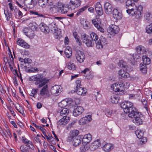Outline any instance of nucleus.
<instances>
[{"mask_svg": "<svg viewBox=\"0 0 152 152\" xmlns=\"http://www.w3.org/2000/svg\"><path fill=\"white\" fill-rule=\"evenodd\" d=\"M137 1H126V8L127 9L126 12L130 16H134L137 19L139 20L142 16L143 12L142 7L141 5H139L137 9L135 5L134 1L137 2Z\"/></svg>", "mask_w": 152, "mask_h": 152, "instance_id": "nucleus-1", "label": "nucleus"}, {"mask_svg": "<svg viewBox=\"0 0 152 152\" xmlns=\"http://www.w3.org/2000/svg\"><path fill=\"white\" fill-rule=\"evenodd\" d=\"M55 8H57V11L58 12L61 14L66 13L69 10V7L65 6V5L60 2H57L54 5Z\"/></svg>", "mask_w": 152, "mask_h": 152, "instance_id": "nucleus-2", "label": "nucleus"}, {"mask_svg": "<svg viewBox=\"0 0 152 152\" xmlns=\"http://www.w3.org/2000/svg\"><path fill=\"white\" fill-rule=\"evenodd\" d=\"M75 83L76 84V88L74 89V91H75L79 95H84L87 92L86 89L84 88L80 87L81 86V82L80 80H77Z\"/></svg>", "mask_w": 152, "mask_h": 152, "instance_id": "nucleus-3", "label": "nucleus"}, {"mask_svg": "<svg viewBox=\"0 0 152 152\" xmlns=\"http://www.w3.org/2000/svg\"><path fill=\"white\" fill-rule=\"evenodd\" d=\"M81 39L84 43H85L88 47H92L94 44V42L92 40L90 37L85 34L82 35Z\"/></svg>", "mask_w": 152, "mask_h": 152, "instance_id": "nucleus-4", "label": "nucleus"}, {"mask_svg": "<svg viewBox=\"0 0 152 152\" xmlns=\"http://www.w3.org/2000/svg\"><path fill=\"white\" fill-rule=\"evenodd\" d=\"M39 79H36L35 81L36 85H38V88H40L45 85L49 81V80L46 79V77H44L41 74L39 75Z\"/></svg>", "mask_w": 152, "mask_h": 152, "instance_id": "nucleus-5", "label": "nucleus"}, {"mask_svg": "<svg viewBox=\"0 0 152 152\" xmlns=\"http://www.w3.org/2000/svg\"><path fill=\"white\" fill-rule=\"evenodd\" d=\"M37 28V27L35 26L32 28L26 27L23 29V31L27 36L32 38L34 36V31L36 30Z\"/></svg>", "mask_w": 152, "mask_h": 152, "instance_id": "nucleus-6", "label": "nucleus"}, {"mask_svg": "<svg viewBox=\"0 0 152 152\" xmlns=\"http://www.w3.org/2000/svg\"><path fill=\"white\" fill-rule=\"evenodd\" d=\"M111 90L115 92H123L124 87L122 85L121 82H118L112 84L111 86Z\"/></svg>", "mask_w": 152, "mask_h": 152, "instance_id": "nucleus-7", "label": "nucleus"}, {"mask_svg": "<svg viewBox=\"0 0 152 152\" xmlns=\"http://www.w3.org/2000/svg\"><path fill=\"white\" fill-rule=\"evenodd\" d=\"M134 116L133 117L134 119L133 120L134 123L137 125L142 124L143 121V117L140 113L139 112Z\"/></svg>", "mask_w": 152, "mask_h": 152, "instance_id": "nucleus-8", "label": "nucleus"}, {"mask_svg": "<svg viewBox=\"0 0 152 152\" xmlns=\"http://www.w3.org/2000/svg\"><path fill=\"white\" fill-rule=\"evenodd\" d=\"M107 39L103 36L101 37L98 42H96V47L98 49L103 48V46L107 44Z\"/></svg>", "mask_w": 152, "mask_h": 152, "instance_id": "nucleus-9", "label": "nucleus"}, {"mask_svg": "<svg viewBox=\"0 0 152 152\" xmlns=\"http://www.w3.org/2000/svg\"><path fill=\"white\" fill-rule=\"evenodd\" d=\"M75 56L77 61L79 63L83 62L85 59V55L84 52L80 50L77 51Z\"/></svg>", "mask_w": 152, "mask_h": 152, "instance_id": "nucleus-10", "label": "nucleus"}, {"mask_svg": "<svg viewBox=\"0 0 152 152\" xmlns=\"http://www.w3.org/2000/svg\"><path fill=\"white\" fill-rule=\"evenodd\" d=\"M119 30V28L118 26L111 24L109 26L107 31L111 34H114L118 33Z\"/></svg>", "mask_w": 152, "mask_h": 152, "instance_id": "nucleus-11", "label": "nucleus"}, {"mask_svg": "<svg viewBox=\"0 0 152 152\" xmlns=\"http://www.w3.org/2000/svg\"><path fill=\"white\" fill-rule=\"evenodd\" d=\"M139 112L137 111V109L132 105L130 108L126 110V113H129L128 115L130 118H133L134 115Z\"/></svg>", "mask_w": 152, "mask_h": 152, "instance_id": "nucleus-12", "label": "nucleus"}, {"mask_svg": "<svg viewBox=\"0 0 152 152\" xmlns=\"http://www.w3.org/2000/svg\"><path fill=\"white\" fill-rule=\"evenodd\" d=\"M104 7L105 12L107 14H110L112 13L113 9L112 5L109 3L106 2L104 4Z\"/></svg>", "mask_w": 152, "mask_h": 152, "instance_id": "nucleus-13", "label": "nucleus"}, {"mask_svg": "<svg viewBox=\"0 0 152 152\" xmlns=\"http://www.w3.org/2000/svg\"><path fill=\"white\" fill-rule=\"evenodd\" d=\"M120 107L124 110V112H126V110L130 108L132 106L133 104L130 102H123L120 104Z\"/></svg>", "mask_w": 152, "mask_h": 152, "instance_id": "nucleus-14", "label": "nucleus"}, {"mask_svg": "<svg viewBox=\"0 0 152 152\" xmlns=\"http://www.w3.org/2000/svg\"><path fill=\"white\" fill-rule=\"evenodd\" d=\"M92 120L91 116L88 115L81 118L79 121V124L80 125H83L90 122Z\"/></svg>", "mask_w": 152, "mask_h": 152, "instance_id": "nucleus-15", "label": "nucleus"}, {"mask_svg": "<svg viewBox=\"0 0 152 152\" xmlns=\"http://www.w3.org/2000/svg\"><path fill=\"white\" fill-rule=\"evenodd\" d=\"M81 2L80 1H70L68 7L74 9L80 5Z\"/></svg>", "mask_w": 152, "mask_h": 152, "instance_id": "nucleus-16", "label": "nucleus"}, {"mask_svg": "<svg viewBox=\"0 0 152 152\" xmlns=\"http://www.w3.org/2000/svg\"><path fill=\"white\" fill-rule=\"evenodd\" d=\"M48 85H45L40 91V94L41 96L45 95V98L49 97L50 94L48 90Z\"/></svg>", "mask_w": 152, "mask_h": 152, "instance_id": "nucleus-17", "label": "nucleus"}, {"mask_svg": "<svg viewBox=\"0 0 152 152\" xmlns=\"http://www.w3.org/2000/svg\"><path fill=\"white\" fill-rule=\"evenodd\" d=\"M61 88L60 86L56 85L53 86L51 89V92L53 94H59L61 92Z\"/></svg>", "mask_w": 152, "mask_h": 152, "instance_id": "nucleus-18", "label": "nucleus"}, {"mask_svg": "<svg viewBox=\"0 0 152 152\" xmlns=\"http://www.w3.org/2000/svg\"><path fill=\"white\" fill-rule=\"evenodd\" d=\"M39 28L41 31L45 34H48L49 32V29L48 26H47L44 23H41L39 26Z\"/></svg>", "mask_w": 152, "mask_h": 152, "instance_id": "nucleus-19", "label": "nucleus"}, {"mask_svg": "<svg viewBox=\"0 0 152 152\" xmlns=\"http://www.w3.org/2000/svg\"><path fill=\"white\" fill-rule=\"evenodd\" d=\"M112 13L113 18L117 20H120L122 18V14L121 12L116 9H114L113 10Z\"/></svg>", "mask_w": 152, "mask_h": 152, "instance_id": "nucleus-20", "label": "nucleus"}, {"mask_svg": "<svg viewBox=\"0 0 152 152\" xmlns=\"http://www.w3.org/2000/svg\"><path fill=\"white\" fill-rule=\"evenodd\" d=\"M101 145L99 140H97L91 144L89 148L91 151H93L96 149Z\"/></svg>", "mask_w": 152, "mask_h": 152, "instance_id": "nucleus-21", "label": "nucleus"}, {"mask_svg": "<svg viewBox=\"0 0 152 152\" xmlns=\"http://www.w3.org/2000/svg\"><path fill=\"white\" fill-rule=\"evenodd\" d=\"M84 110L83 107L81 106H77L74 108L73 111V114L75 116H77L81 114Z\"/></svg>", "mask_w": 152, "mask_h": 152, "instance_id": "nucleus-22", "label": "nucleus"}, {"mask_svg": "<svg viewBox=\"0 0 152 152\" xmlns=\"http://www.w3.org/2000/svg\"><path fill=\"white\" fill-rule=\"evenodd\" d=\"M71 101H69L68 99L63 100L61 102L58 103V106L61 108H65L68 104L71 103Z\"/></svg>", "mask_w": 152, "mask_h": 152, "instance_id": "nucleus-23", "label": "nucleus"}, {"mask_svg": "<svg viewBox=\"0 0 152 152\" xmlns=\"http://www.w3.org/2000/svg\"><path fill=\"white\" fill-rule=\"evenodd\" d=\"M103 149L106 152H109L113 148V145L110 143H106L102 146Z\"/></svg>", "mask_w": 152, "mask_h": 152, "instance_id": "nucleus-24", "label": "nucleus"}, {"mask_svg": "<svg viewBox=\"0 0 152 152\" xmlns=\"http://www.w3.org/2000/svg\"><path fill=\"white\" fill-rule=\"evenodd\" d=\"M17 43L18 45L25 48H28L29 47V45L21 39H18L17 42Z\"/></svg>", "mask_w": 152, "mask_h": 152, "instance_id": "nucleus-25", "label": "nucleus"}, {"mask_svg": "<svg viewBox=\"0 0 152 152\" xmlns=\"http://www.w3.org/2000/svg\"><path fill=\"white\" fill-rule=\"evenodd\" d=\"M92 23L95 26L96 28L98 30L102 33H103L104 32V29L99 25V23H97V22L96 21V19H94L92 20Z\"/></svg>", "mask_w": 152, "mask_h": 152, "instance_id": "nucleus-26", "label": "nucleus"}, {"mask_svg": "<svg viewBox=\"0 0 152 152\" xmlns=\"http://www.w3.org/2000/svg\"><path fill=\"white\" fill-rule=\"evenodd\" d=\"M82 138L79 136L74 137V140L72 141L73 145L77 146L81 143Z\"/></svg>", "mask_w": 152, "mask_h": 152, "instance_id": "nucleus-27", "label": "nucleus"}, {"mask_svg": "<svg viewBox=\"0 0 152 152\" xmlns=\"http://www.w3.org/2000/svg\"><path fill=\"white\" fill-rule=\"evenodd\" d=\"M91 140V135L90 134H86L83 137L82 140L86 143H89Z\"/></svg>", "mask_w": 152, "mask_h": 152, "instance_id": "nucleus-28", "label": "nucleus"}, {"mask_svg": "<svg viewBox=\"0 0 152 152\" xmlns=\"http://www.w3.org/2000/svg\"><path fill=\"white\" fill-rule=\"evenodd\" d=\"M142 59L143 64L145 65H148L150 64L151 60L147 56H143L142 57Z\"/></svg>", "mask_w": 152, "mask_h": 152, "instance_id": "nucleus-29", "label": "nucleus"}, {"mask_svg": "<svg viewBox=\"0 0 152 152\" xmlns=\"http://www.w3.org/2000/svg\"><path fill=\"white\" fill-rule=\"evenodd\" d=\"M144 17L147 22L149 23L152 21V15L151 13L146 12L145 14Z\"/></svg>", "mask_w": 152, "mask_h": 152, "instance_id": "nucleus-30", "label": "nucleus"}, {"mask_svg": "<svg viewBox=\"0 0 152 152\" xmlns=\"http://www.w3.org/2000/svg\"><path fill=\"white\" fill-rule=\"evenodd\" d=\"M73 35L75 39L76 42L79 45H82V42L81 40H80V37L77 34V32L74 31L73 33Z\"/></svg>", "mask_w": 152, "mask_h": 152, "instance_id": "nucleus-31", "label": "nucleus"}, {"mask_svg": "<svg viewBox=\"0 0 152 152\" xmlns=\"http://www.w3.org/2000/svg\"><path fill=\"white\" fill-rule=\"evenodd\" d=\"M90 37L91 38V39L93 41L96 43V42H98V37L97 35L94 32H92L90 34Z\"/></svg>", "mask_w": 152, "mask_h": 152, "instance_id": "nucleus-32", "label": "nucleus"}, {"mask_svg": "<svg viewBox=\"0 0 152 152\" xmlns=\"http://www.w3.org/2000/svg\"><path fill=\"white\" fill-rule=\"evenodd\" d=\"M29 145L27 146L25 145H23L21 146L20 148L21 152H29Z\"/></svg>", "mask_w": 152, "mask_h": 152, "instance_id": "nucleus-33", "label": "nucleus"}, {"mask_svg": "<svg viewBox=\"0 0 152 152\" xmlns=\"http://www.w3.org/2000/svg\"><path fill=\"white\" fill-rule=\"evenodd\" d=\"M140 70L142 73L146 74L147 72V68L146 65L140 64Z\"/></svg>", "mask_w": 152, "mask_h": 152, "instance_id": "nucleus-34", "label": "nucleus"}, {"mask_svg": "<svg viewBox=\"0 0 152 152\" xmlns=\"http://www.w3.org/2000/svg\"><path fill=\"white\" fill-rule=\"evenodd\" d=\"M144 47L141 46L140 45L137 47L136 49L137 53L141 55L143 54L144 51Z\"/></svg>", "mask_w": 152, "mask_h": 152, "instance_id": "nucleus-35", "label": "nucleus"}, {"mask_svg": "<svg viewBox=\"0 0 152 152\" xmlns=\"http://www.w3.org/2000/svg\"><path fill=\"white\" fill-rule=\"evenodd\" d=\"M118 100V96L117 95H113L111 96V102L113 103L116 104L117 103Z\"/></svg>", "mask_w": 152, "mask_h": 152, "instance_id": "nucleus-36", "label": "nucleus"}, {"mask_svg": "<svg viewBox=\"0 0 152 152\" xmlns=\"http://www.w3.org/2000/svg\"><path fill=\"white\" fill-rule=\"evenodd\" d=\"M69 110L67 108H63L60 111V115L62 116L63 115H66L68 114L69 112Z\"/></svg>", "mask_w": 152, "mask_h": 152, "instance_id": "nucleus-37", "label": "nucleus"}, {"mask_svg": "<svg viewBox=\"0 0 152 152\" xmlns=\"http://www.w3.org/2000/svg\"><path fill=\"white\" fill-rule=\"evenodd\" d=\"M141 55L137 53H135L133 54L132 55V57L133 59L131 58V61H133V60L135 61L136 60L139 59L140 58Z\"/></svg>", "mask_w": 152, "mask_h": 152, "instance_id": "nucleus-38", "label": "nucleus"}, {"mask_svg": "<svg viewBox=\"0 0 152 152\" xmlns=\"http://www.w3.org/2000/svg\"><path fill=\"white\" fill-rule=\"evenodd\" d=\"M146 32L148 34L152 33V23L146 26Z\"/></svg>", "mask_w": 152, "mask_h": 152, "instance_id": "nucleus-39", "label": "nucleus"}, {"mask_svg": "<svg viewBox=\"0 0 152 152\" xmlns=\"http://www.w3.org/2000/svg\"><path fill=\"white\" fill-rule=\"evenodd\" d=\"M88 7V6H86L80 9L77 12L76 15L77 16L80 15L83 11L86 10Z\"/></svg>", "mask_w": 152, "mask_h": 152, "instance_id": "nucleus-40", "label": "nucleus"}, {"mask_svg": "<svg viewBox=\"0 0 152 152\" xmlns=\"http://www.w3.org/2000/svg\"><path fill=\"white\" fill-rule=\"evenodd\" d=\"M72 52L71 49L66 50L64 51V53L66 57L68 58H69L71 56Z\"/></svg>", "mask_w": 152, "mask_h": 152, "instance_id": "nucleus-41", "label": "nucleus"}, {"mask_svg": "<svg viewBox=\"0 0 152 152\" xmlns=\"http://www.w3.org/2000/svg\"><path fill=\"white\" fill-rule=\"evenodd\" d=\"M7 14L5 13L4 11V13L6 17V20L8 21L10 20V18L12 17V15L11 11H9L8 10H7Z\"/></svg>", "mask_w": 152, "mask_h": 152, "instance_id": "nucleus-42", "label": "nucleus"}, {"mask_svg": "<svg viewBox=\"0 0 152 152\" xmlns=\"http://www.w3.org/2000/svg\"><path fill=\"white\" fill-rule=\"evenodd\" d=\"M55 36V38L57 39H58L60 41H63V38L62 36L60 35V32L59 31L58 32L54 34Z\"/></svg>", "mask_w": 152, "mask_h": 152, "instance_id": "nucleus-43", "label": "nucleus"}, {"mask_svg": "<svg viewBox=\"0 0 152 152\" xmlns=\"http://www.w3.org/2000/svg\"><path fill=\"white\" fill-rule=\"evenodd\" d=\"M81 24L83 25V27L84 29H87L89 26V24L88 22L86 21H83L81 22Z\"/></svg>", "mask_w": 152, "mask_h": 152, "instance_id": "nucleus-44", "label": "nucleus"}, {"mask_svg": "<svg viewBox=\"0 0 152 152\" xmlns=\"http://www.w3.org/2000/svg\"><path fill=\"white\" fill-rule=\"evenodd\" d=\"M89 147L88 146L86 145H83L81 146L80 147V151L81 152H85L88 150Z\"/></svg>", "mask_w": 152, "mask_h": 152, "instance_id": "nucleus-45", "label": "nucleus"}, {"mask_svg": "<svg viewBox=\"0 0 152 152\" xmlns=\"http://www.w3.org/2000/svg\"><path fill=\"white\" fill-rule=\"evenodd\" d=\"M47 3V4L48 6L53 5V7L50 8V9L52 8H55L54 5H55L56 3L55 2L56 1H45Z\"/></svg>", "mask_w": 152, "mask_h": 152, "instance_id": "nucleus-46", "label": "nucleus"}, {"mask_svg": "<svg viewBox=\"0 0 152 152\" xmlns=\"http://www.w3.org/2000/svg\"><path fill=\"white\" fill-rule=\"evenodd\" d=\"M136 134L137 138L141 139L143 136V133L141 130H137L136 132Z\"/></svg>", "mask_w": 152, "mask_h": 152, "instance_id": "nucleus-47", "label": "nucleus"}, {"mask_svg": "<svg viewBox=\"0 0 152 152\" xmlns=\"http://www.w3.org/2000/svg\"><path fill=\"white\" fill-rule=\"evenodd\" d=\"M67 68L69 70H73L75 69V65L74 63H69L68 64Z\"/></svg>", "mask_w": 152, "mask_h": 152, "instance_id": "nucleus-48", "label": "nucleus"}, {"mask_svg": "<svg viewBox=\"0 0 152 152\" xmlns=\"http://www.w3.org/2000/svg\"><path fill=\"white\" fill-rule=\"evenodd\" d=\"M40 74H38L34 76H32L29 78V80L31 81H34L36 79H39V75Z\"/></svg>", "mask_w": 152, "mask_h": 152, "instance_id": "nucleus-49", "label": "nucleus"}, {"mask_svg": "<svg viewBox=\"0 0 152 152\" xmlns=\"http://www.w3.org/2000/svg\"><path fill=\"white\" fill-rule=\"evenodd\" d=\"M66 115L64 116L63 118L61 119L58 122V123L59 124V125H65L64 121H65V119H66Z\"/></svg>", "mask_w": 152, "mask_h": 152, "instance_id": "nucleus-50", "label": "nucleus"}, {"mask_svg": "<svg viewBox=\"0 0 152 152\" xmlns=\"http://www.w3.org/2000/svg\"><path fill=\"white\" fill-rule=\"evenodd\" d=\"M11 58H10V60L8 62V64L10 68L12 67V65L14 64V58L12 54H11Z\"/></svg>", "mask_w": 152, "mask_h": 152, "instance_id": "nucleus-51", "label": "nucleus"}, {"mask_svg": "<svg viewBox=\"0 0 152 152\" xmlns=\"http://www.w3.org/2000/svg\"><path fill=\"white\" fill-rule=\"evenodd\" d=\"M44 1H38L39 5L43 7H45L47 4L46 2Z\"/></svg>", "mask_w": 152, "mask_h": 152, "instance_id": "nucleus-52", "label": "nucleus"}, {"mask_svg": "<svg viewBox=\"0 0 152 152\" xmlns=\"http://www.w3.org/2000/svg\"><path fill=\"white\" fill-rule=\"evenodd\" d=\"M23 142H24V143L25 144L29 143L30 144V145L32 146V148H33V144L31 142L30 140H27L26 139V138L24 137H23Z\"/></svg>", "mask_w": 152, "mask_h": 152, "instance_id": "nucleus-53", "label": "nucleus"}, {"mask_svg": "<svg viewBox=\"0 0 152 152\" xmlns=\"http://www.w3.org/2000/svg\"><path fill=\"white\" fill-rule=\"evenodd\" d=\"M38 89H37L33 88L32 89L31 93L32 94H30L31 96L33 97H35L34 95H36L38 92Z\"/></svg>", "mask_w": 152, "mask_h": 152, "instance_id": "nucleus-54", "label": "nucleus"}, {"mask_svg": "<svg viewBox=\"0 0 152 152\" xmlns=\"http://www.w3.org/2000/svg\"><path fill=\"white\" fill-rule=\"evenodd\" d=\"M122 85L124 87V90L125 88H128L129 86V83L126 82H124L123 83H121Z\"/></svg>", "mask_w": 152, "mask_h": 152, "instance_id": "nucleus-55", "label": "nucleus"}, {"mask_svg": "<svg viewBox=\"0 0 152 152\" xmlns=\"http://www.w3.org/2000/svg\"><path fill=\"white\" fill-rule=\"evenodd\" d=\"M15 107L16 108V109L23 116H25V115L24 113L23 110L22 109L18 108H17L18 107L15 105Z\"/></svg>", "mask_w": 152, "mask_h": 152, "instance_id": "nucleus-56", "label": "nucleus"}, {"mask_svg": "<svg viewBox=\"0 0 152 152\" xmlns=\"http://www.w3.org/2000/svg\"><path fill=\"white\" fill-rule=\"evenodd\" d=\"M56 26V23L54 22H52L49 24L48 27L49 30H51L53 29V28Z\"/></svg>", "mask_w": 152, "mask_h": 152, "instance_id": "nucleus-57", "label": "nucleus"}, {"mask_svg": "<svg viewBox=\"0 0 152 152\" xmlns=\"http://www.w3.org/2000/svg\"><path fill=\"white\" fill-rule=\"evenodd\" d=\"M79 131L77 130H74L72 131V136L74 137H78L77 135L79 134Z\"/></svg>", "mask_w": 152, "mask_h": 152, "instance_id": "nucleus-58", "label": "nucleus"}, {"mask_svg": "<svg viewBox=\"0 0 152 152\" xmlns=\"http://www.w3.org/2000/svg\"><path fill=\"white\" fill-rule=\"evenodd\" d=\"M90 72L88 68H86L85 69L82 71V73H83L86 75L85 76L86 77L88 76V74H89Z\"/></svg>", "mask_w": 152, "mask_h": 152, "instance_id": "nucleus-59", "label": "nucleus"}, {"mask_svg": "<svg viewBox=\"0 0 152 152\" xmlns=\"http://www.w3.org/2000/svg\"><path fill=\"white\" fill-rule=\"evenodd\" d=\"M51 31H52V33L54 34L59 32L58 30V28L56 26L54 27L53 28V29H51Z\"/></svg>", "mask_w": 152, "mask_h": 152, "instance_id": "nucleus-60", "label": "nucleus"}, {"mask_svg": "<svg viewBox=\"0 0 152 152\" xmlns=\"http://www.w3.org/2000/svg\"><path fill=\"white\" fill-rule=\"evenodd\" d=\"M129 77V73L125 71L124 74L121 77H123L124 78H126Z\"/></svg>", "mask_w": 152, "mask_h": 152, "instance_id": "nucleus-61", "label": "nucleus"}, {"mask_svg": "<svg viewBox=\"0 0 152 152\" xmlns=\"http://www.w3.org/2000/svg\"><path fill=\"white\" fill-rule=\"evenodd\" d=\"M142 104L144 106L146 110H147L148 109V107H147V101L145 99H143L142 100Z\"/></svg>", "mask_w": 152, "mask_h": 152, "instance_id": "nucleus-62", "label": "nucleus"}, {"mask_svg": "<svg viewBox=\"0 0 152 152\" xmlns=\"http://www.w3.org/2000/svg\"><path fill=\"white\" fill-rule=\"evenodd\" d=\"M113 110L107 111L105 113V114L108 117H111L113 114Z\"/></svg>", "mask_w": 152, "mask_h": 152, "instance_id": "nucleus-63", "label": "nucleus"}, {"mask_svg": "<svg viewBox=\"0 0 152 152\" xmlns=\"http://www.w3.org/2000/svg\"><path fill=\"white\" fill-rule=\"evenodd\" d=\"M32 124L37 129H39L40 130H42V129H43V128L41 126H37L36 125V124L34 123H32Z\"/></svg>", "mask_w": 152, "mask_h": 152, "instance_id": "nucleus-64", "label": "nucleus"}]
</instances>
